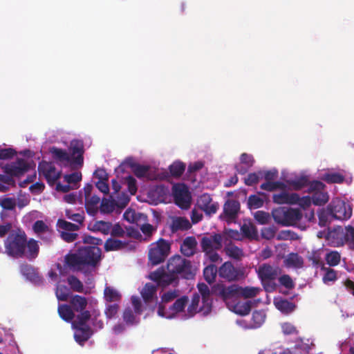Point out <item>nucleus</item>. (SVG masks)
<instances>
[{"label": "nucleus", "instance_id": "obj_27", "mask_svg": "<svg viewBox=\"0 0 354 354\" xmlns=\"http://www.w3.org/2000/svg\"><path fill=\"white\" fill-rule=\"evenodd\" d=\"M21 274L28 281L35 284H39L41 282V278L38 274L37 271L31 266L25 264L20 268Z\"/></svg>", "mask_w": 354, "mask_h": 354}, {"label": "nucleus", "instance_id": "obj_33", "mask_svg": "<svg viewBox=\"0 0 354 354\" xmlns=\"http://www.w3.org/2000/svg\"><path fill=\"white\" fill-rule=\"evenodd\" d=\"M118 206L114 196L111 195L110 198H103L100 205V211L103 214H110L114 210L117 211Z\"/></svg>", "mask_w": 354, "mask_h": 354}, {"label": "nucleus", "instance_id": "obj_26", "mask_svg": "<svg viewBox=\"0 0 354 354\" xmlns=\"http://www.w3.org/2000/svg\"><path fill=\"white\" fill-rule=\"evenodd\" d=\"M252 301L250 300L247 301H234L232 303H228L227 306L230 310L240 315H246L249 314L251 310Z\"/></svg>", "mask_w": 354, "mask_h": 354}, {"label": "nucleus", "instance_id": "obj_41", "mask_svg": "<svg viewBox=\"0 0 354 354\" xmlns=\"http://www.w3.org/2000/svg\"><path fill=\"white\" fill-rule=\"evenodd\" d=\"M266 319V313L263 310L254 311L252 314V323L248 328H256L260 327Z\"/></svg>", "mask_w": 354, "mask_h": 354}, {"label": "nucleus", "instance_id": "obj_62", "mask_svg": "<svg viewBox=\"0 0 354 354\" xmlns=\"http://www.w3.org/2000/svg\"><path fill=\"white\" fill-rule=\"evenodd\" d=\"M325 185L319 180H314L309 183L308 192L314 193L315 192H320L324 190Z\"/></svg>", "mask_w": 354, "mask_h": 354}, {"label": "nucleus", "instance_id": "obj_49", "mask_svg": "<svg viewBox=\"0 0 354 354\" xmlns=\"http://www.w3.org/2000/svg\"><path fill=\"white\" fill-rule=\"evenodd\" d=\"M323 180L328 183H342L344 176L339 173H328L324 175Z\"/></svg>", "mask_w": 354, "mask_h": 354}, {"label": "nucleus", "instance_id": "obj_64", "mask_svg": "<svg viewBox=\"0 0 354 354\" xmlns=\"http://www.w3.org/2000/svg\"><path fill=\"white\" fill-rule=\"evenodd\" d=\"M241 163L245 165L248 168L251 167L254 162L252 155L243 153L240 157Z\"/></svg>", "mask_w": 354, "mask_h": 354}, {"label": "nucleus", "instance_id": "obj_42", "mask_svg": "<svg viewBox=\"0 0 354 354\" xmlns=\"http://www.w3.org/2000/svg\"><path fill=\"white\" fill-rule=\"evenodd\" d=\"M185 169V164L182 162L176 161L169 166V171L173 177L178 178L181 176Z\"/></svg>", "mask_w": 354, "mask_h": 354}, {"label": "nucleus", "instance_id": "obj_23", "mask_svg": "<svg viewBox=\"0 0 354 354\" xmlns=\"http://www.w3.org/2000/svg\"><path fill=\"white\" fill-rule=\"evenodd\" d=\"M272 200L277 204H297L300 200L299 195L297 193H288L286 192H281L279 194H275L272 196Z\"/></svg>", "mask_w": 354, "mask_h": 354}, {"label": "nucleus", "instance_id": "obj_58", "mask_svg": "<svg viewBox=\"0 0 354 354\" xmlns=\"http://www.w3.org/2000/svg\"><path fill=\"white\" fill-rule=\"evenodd\" d=\"M193 223H171L170 228L172 232L178 230H187L192 227Z\"/></svg>", "mask_w": 354, "mask_h": 354}, {"label": "nucleus", "instance_id": "obj_4", "mask_svg": "<svg viewBox=\"0 0 354 354\" xmlns=\"http://www.w3.org/2000/svg\"><path fill=\"white\" fill-rule=\"evenodd\" d=\"M102 251L97 246H84L77 252L65 256V266L73 270H83L86 267L94 268L101 259Z\"/></svg>", "mask_w": 354, "mask_h": 354}, {"label": "nucleus", "instance_id": "obj_38", "mask_svg": "<svg viewBox=\"0 0 354 354\" xmlns=\"http://www.w3.org/2000/svg\"><path fill=\"white\" fill-rule=\"evenodd\" d=\"M275 307L283 313H290L292 312L295 308V306L290 301L279 299H275L274 301Z\"/></svg>", "mask_w": 354, "mask_h": 354}, {"label": "nucleus", "instance_id": "obj_19", "mask_svg": "<svg viewBox=\"0 0 354 354\" xmlns=\"http://www.w3.org/2000/svg\"><path fill=\"white\" fill-rule=\"evenodd\" d=\"M218 274L220 277L229 281H236L243 276V273L230 261L225 262L220 267Z\"/></svg>", "mask_w": 354, "mask_h": 354}, {"label": "nucleus", "instance_id": "obj_36", "mask_svg": "<svg viewBox=\"0 0 354 354\" xmlns=\"http://www.w3.org/2000/svg\"><path fill=\"white\" fill-rule=\"evenodd\" d=\"M322 270L324 272L322 277V281L324 284L330 286L337 280V273L335 270L322 266Z\"/></svg>", "mask_w": 354, "mask_h": 354}, {"label": "nucleus", "instance_id": "obj_9", "mask_svg": "<svg viewBox=\"0 0 354 354\" xmlns=\"http://www.w3.org/2000/svg\"><path fill=\"white\" fill-rule=\"evenodd\" d=\"M352 215V208L341 200H333L327 206L318 212L319 221H327L330 216L337 220L346 221Z\"/></svg>", "mask_w": 354, "mask_h": 354}, {"label": "nucleus", "instance_id": "obj_5", "mask_svg": "<svg viewBox=\"0 0 354 354\" xmlns=\"http://www.w3.org/2000/svg\"><path fill=\"white\" fill-rule=\"evenodd\" d=\"M30 165L24 158H17L15 161L1 166L3 174H0V192H6L16 187L15 178H20L29 171Z\"/></svg>", "mask_w": 354, "mask_h": 354}, {"label": "nucleus", "instance_id": "obj_13", "mask_svg": "<svg viewBox=\"0 0 354 354\" xmlns=\"http://www.w3.org/2000/svg\"><path fill=\"white\" fill-rule=\"evenodd\" d=\"M169 249V244L163 239L151 244L149 252V261L153 265L160 263L167 256Z\"/></svg>", "mask_w": 354, "mask_h": 354}, {"label": "nucleus", "instance_id": "obj_43", "mask_svg": "<svg viewBox=\"0 0 354 354\" xmlns=\"http://www.w3.org/2000/svg\"><path fill=\"white\" fill-rule=\"evenodd\" d=\"M325 260L329 266L334 267L339 263L341 255L337 251H330L326 253Z\"/></svg>", "mask_w": 354, "mask_h": 354}, {"label": "nucleus", "instance_id": "obj_47", "mask_svg": "<svg viewBox=\"0 0 354 354\" xmlns=\"http://www.w3.org/2000/svg\"><path fill=\"white\" fill-rule=\"evenodd\" d=\"M217 272L218 271L214 265L207 266L203 271V275L205 281L209 283L213 282L216 278Z\"/></svg>", "mask_w": 354, "mask_h": 354}, {"label": "nucleus", "instance_id": "obj_30", "mask_svg": "<svg viewBox=\"0 0 354 354\" xmlns=\"http://www.w3.org/2000/svg\"><path fill=\"white\" fill-rule=\"evenodd\" d=\"M49 152L56 162H67L71 165V158L70 154L65 149L52 147L49 149Z\"/></svg>", "mask_w": 354, "mask_h": 354}, {"label": "nucleus", "instance_id": "obj_40", "mask_svg": "<svg viewBox=\"0 0 354 354\" xmlns=\"http://www.w3.org/2000/svg\"><path fill=\"white\" fill-rule=\"evenodd\" d=\"M121 295L115 288L106 286L104 289V299L106 302H115L120 300Z\"/></svg>", "mask_w": 354, "mask_h": 354}, {"label": "nucleus", "instance_id": "obj_34", "mask_svg": "<svg viewBox=\"0 0 354 354\" xmlns=\"http://www.w3.org/2000/svg\"><path fill=\"white\" fill-rule=\"evenodd\" d=\"M127 163L131 168L135 176L139 178L145 177L150 169L149 166L141 165L133 162L131 160H127Z\"/></svg>", "mask_w": 354, "mask_h": 354}, {"label": "nucleus", "instance_id": "obj_61", "mask_svg": "<svg viewBox=\"0 0 354 354\" xmlns=\"http://www.w3.org/2000/svg\"><path fill=\"white\" fill-rule=\"evenodd\" d=\"M64 180L68 184L77 183L82 180V174L80 172H74L71 174L65 175Z\"/></svg>", "mask_w": 354, "mask_h": 354}, {"label": "nucleus", "instance_id": "obj_63", "mask_svg": "<svg viewBox=\"0 0 354 354\" xmlns=\"http://www.w3.org/2000/svg\"><path fill=\"white\" fill-rule=\"evenodd\" d=\"M252 223H248L247 225L246 223H244L243 225L241 227V230L243 231V234L248 237H253L256 234V230L253 226H252Z\"/></svg>", "mask_w": 354, "mask_h": 354}, {"label": "nucleus", "instance_id": "obj_57", "mask_svg": "<svg viewBox=\"0 0 354 354\" xmlns=\"http://www.w3.org/2000/svg\"><path fill=\"white\" fill-rule=\"evenodd\" d=\"M13 223H2L0 224V236H4L7 234H10L12 230H16L17 227L13 226Z\"/></svg>", "mask_w": 354, "mask_h": 354}, {"label": "nucleus", "instance_id": "obj_16", "mask_svg": "<svg viewBox=\"0 0 354 354\" xmlns=\"http://www.w3.org/2000/svg\"><path fill=\"white\" fill-rule=\"evenodd\" d=\"M68 150L71 153V165L80 168L84 164V142L81 140L74 139L70 142Z\"/></svg>", "mask_w": 354, "mask_h": 354}, {"label": "nucleus", "instance_id": "obj_10", "mask_svg": "<svg viewBox=\"0 0 354 354\" xmlns=\"http://www.w3.org/2000/svg\"><path fill=\"white\" fill-rule=\"evenodd\" d=\"M260 290L261 289L259 288L250 286L241 287L237 285H232L228 287L218 285L214 288V291L225 301L236 296H241L244 298L254 297Z\"/></svg>", "mask_w": 354, "mask_h": 354}, {"label": "nucleus", "instance_id": "obj_21", "mask_svg": "<svg viewBox=\"0 0 354 354\" xmlns=\"http://www.w3.org/2000/svg\"><path fill=\"white\" fill-rule=\"evenodd\" d=\"M198 206L207 214H215L218 209L217 203H212V197L208 194H202L197 201Z\"/></svg>", "mask_w": 354, "mask_h": 354}, {"label": "nucleus", "instance_id": "obj_45", "mask_svg": "<svg viewBox=\"0 0 354 354\" xmlns=\"http://www.w3.org/2000/svg\"><path fill=\"white\" fill-rule=\"evenodd\" d=\"M180 295V292L177 289L169 290L162 293L161 296V303L165 304L170 302L175 299H177Z\"/></svg>", "mask_w": 354, "mask_h": 354}, {"label": "nucleus", "instance_id": "obj_39", "mask_svg": "<svg viewBox=\"0 0 354 354\" xmlns=\"http://www.w3.org/2000/svg\"><path fill=\"white\" fill-rule=\"evenodd\" d=\"M312 202L315 205H323L326 204L329 199V196L327 192H315L312 194Z\"/></svg>", "mask_w": 354, "mask_h": 354}, {"label": "nucleus", "instance_id": "obj_60", "mask_svg": "<svg viewBox=\"0 0 354 354\" xmlns=\"http://www.w3.org/2000/svg\"><path fill=\"white\" fill-rule=\"evenodd\" d=\"M279 282L281 285L288 289H291L295 284L290 277L288 274H283L279 278Z\"/></svg>", "mask_w": 354, "mask_h": 354}, {"label": "nucleus", "instance_id": "obj_6", "mask_svg": "<svg viewBox=\"0 0 354 354\" xmlns=\"http://www.w3.org/2000/svg\"><path fill=\"white\" fill-rule=\"evenodd\" d=\"M198 288L201 298L198 294L193 295L191 304L188 306V315L185 317V319L191 318L196 313L206 316L212 311V297L208 286L205 283H198Z\"/></svg>", "mask_w": 354, "mask_h": 354}, {"label": "nucleus", "instance_id": "obj_25", "mask_svg": "<svg viewBox=\"0 0 354 354\" xmlns=\"http://www.w3.org/2000/svg\"><path fill=\"white\" fill-rule=\"evenodd\" d=\"M257 272L259 277L263 282L274 279L278 274V268L264 263L259 266Z\"/></svg>", "mask_w": 354, "mask_h": 354}, {"label": "nucleus", "instance_id": "obj_50", "mask_svg": "<svg viewBox=\"0 0 354 354\" xmlns=\"http://www.w3.org/2000/svg\"><path fill=\"white\" fill-rule=\"evenodd\" d=\"M288 184L294 190H300L308 185V179L306 176H301L299 178L290 180Z\"/></svg>", "mask_w": 354, "mask_h": 354}, {"label": "nucleus", "instance_id": "obj_1", "mask_svg": "<svg viewBox=\"0 0 354 354\" xmlns=\"http://www.w3.org/2000/svg\"><path fill=\"white\" fill-rule=\"evenodd\" d=\"M86 299L80 295L71 297L70 304H59L58 313L60 317L67 322H71L74 331V338L80 345H83L93 333L103 328V322L98 319L100 313L97 309L85 310Z\"/></svg>", "mask_w": 354, "mask_h": 354}, {"label": "nucleus", "instance_id": "obj_22", "mask_svg": "<svg viewBox=\"0 0 354 354\" xmlns=\"http://www.w3.org/2000/svg\"><path fill=\"white\" fill-rule=\"evenodd\" d=\"M32 229L37 236L44 242L49 243L52 241L53 232L46 223H34Z\"/></svg>", "mask_w": 354, "mask_h": 354}, {"label": "nucleus", "instance_id": "obj_7", "mask_svg": "<svg viewBox=\"0 0 354 354\" xmlns=\"http://www.w3.org/2000/svg\"><path fill=\"white\" fill-rule=\"evenodd\" d=\"M133 225L123 228L120 223H116L113 226L112 223H88V229L95 232H100L103 234H111L113 236L134 237L140 236L138 231V223H131Z\"/></svg>", "mask_w": 354, "mask_h": 354}, {"label": "nucleus", "instance_id": "obj_32", "mask_svg": "<svg viewBox=\"0 0 354 354\" xmlns=\"http://www.w3.org/2000/svg\"><path fill=\"white\" fill-rule=\"evenodd\" d=\"M100 197L94 195L85 199V208L88 214L95 216L100 209Z\"/></svg>", "mask_w": 354, "mask_h": 354}, {"label": "nucleus", "instance_id": "obj_37", "mask_svg": "<svg viewBox=\"0 0 354 354\" xmlns=\"http://www.w3.org/2000/svg\"><path fill=\"white\" fill-rule=\"evenodd\" d=\"M284 213V219L282 221H299L302 218V213L299 209L285 207Z\"/></svg>", "mask_w": 354, "mask_h": 354}, {"label": "nucleus", "instance_id": "obj_24", "mask_svg": "<svg viewBox=\"0 0 354 354\" xmlns=\"http://www.w3.org/2000/svg\"><path fill=\"white\" fill-rule=\"evenodd\" d=\"M240 203L236 200L228 199L223 205V214L228 220H235L240 211Z\"/></svg>", "mask_w": 354, "mask_h": 354}, {"label": "nucleus", "instance_id": "obj_35", "mask_svg": "<svg viewBox=\"0 0 354 354\" xmlns=\"http://www.w3.org/2000/svg\"><path fill=\"white\" fill-rule=\"evenodd\" d=\"M126 221H147V216L142 213L136 212L134 209L129 208L123 214Z\"/></svg>", "mask_w": 354, "mask_h": 354}, {"label": "nucleus", "instance_id": "obj_52", "mask_svg": "<svg viewBox=\"0 0 354 354\" xmlns=\"http://www.w3.org/2000/svg\"><path fill=\"white\" fill-rule=\"evenodd\" d=\"M261 176H262L261 171H259L257 173H256V172L250 173L248 175V176L245 178L244 183L248 186L255 185L259 183V179Z\"/></svg>", "mask_w": 354, "mask_h": 354}, {"label": "nucleus", "instance_id": "obj_53", "mask_svg": "<svg viewBox=\"0 0 354 354\" xmlns=\"http://www.w3.org/2000/svg\"><path fill=\"white\" fill-rule=\"evenodd\" d=\"M248 205L250 208L257 209L263 206V201L257 195H251L248 197Z\"/></svg>", "mask_w": 354, "mask_h": 354}, {"label": "nucleus", "instance_id": "obj_8", "mask_svg": "<svg viewBox=\"0 0 354 354\" xmlns=\"http://www.w3.org/2000/svg\"><path fill=\"white\" fill-rule=\"evenodd\" d=\"M318 236H324L334 247H339L346 243L350 248L354 249V227L350 225L344 227L337 226L333 229L328 228L327 232H319Z\"/></svg>", "mask_w": 354, "mask_h": 354}, {"label": "nucleus", "instance_id": "obj_59", "mask_svg": "<svg viewBox=\"0 0 354 354\" xmlns=\"http://www.w3.org/2000/svg\"><path fill=\"white\" fill-rule=\"evenodd\" d=\"M281 329L284 335H297L296 327L290 323L286 322L281 324Z\"/></svg>", "mask_w": 354, "mask_h": 354}, {"label": "nucleus", "instance_id": "obj_51", "mask_svg": "<svg viewBox=\"0 0 354 354\" xmlns=\"http://www.w3.org/2000/svg\"><path fill=\"white\" fill-rule=\"evenodd\" d=\"M67 281L71 288L74 291L82 292L84 290V286L82 283L75 277L69 276L67 278Z\"/></svg>", "mask_w": 354, "mask_h": 354}, {"label": "nucleus", "instance_id": "obj_12", "mask_svg": "<svg viewBox=\"0 0 354 354\" xmlns=\"http://www.w3.org/2000/svg\"><path fill=\"white\" fill-rule=\"evenodd\" d=\"M55 269H51L48 273V277L53 281H57V286L55 291L56 297L59 301H66L71 295V289L66 286H62L61 281H64V277L66 276L65 268L59 263L55 265Z\"/></svg>", "mask_w": 354, "mask_h": 354}, {"label": "nucleus", "instance_id": "obj_48", "mask_svg": "<svg viewBox=\"0 0 354 354\" xmlns=\"http://www.w3.org/2000/svg\"><path fill=\"white\" fill-rule=\"evenodd\" d=\"M117 196H115V203L118 206L117 212H120L122 209H124L129 202L130 198L128 194L126 193H117Z\"/></svg>", "mask_w": 354, "mask_h": 354}, {"label": "nucleus", "instance_id": "obj_46", "mask_svg": "<svg viewBox=\"0 0 354 354\" xmlns=\"http://www.w3.org/2000/svg\"><path fill=\"white\" fill-rule=\"evenodd\" d=\"M260 188L263 190L272 192L277 189H283L286 188V185L283 183L279 181H266L261 185Z\"/></svg>", "mask_w": 354, "mask_h": 354}, {"label": "nucleus", "instance_id": "obj_18", "mask_svg": "<svg viewBox=\"0 0 354 354\" xmlns=\"http://www.w3.org/2000/svg\"><path fill=\"white\" fill-rule=\"evenodd\" d=\"M83 223L75 224L73 223H57V230L60 234V236L66 242H73L77 239V234L76 232L80 228V225Z\"/></svg>", "mask_w": 354, "mask_h": 354}, {"label": "nucleus", "instance_id": "obj_14", "mask_svg": "<svg viewBox=\"0 0 354 354\" xmlns=\"http://www.w3.org/2000/svg\"><path fill=\"white\" fill-rule=\"evenodd\" d=\"M173 196L174 202L181 209H188L191 205V194L188 187L183 183H178L173 186Z\"/></svg>", "mask_w": 354, "mask_h": 354}, {"label": "nucleus", "instance_id": "obj_20", "mask_svg": "<svg viewBox=\"0 0 354 354\" xmlns=\"http://www.w3.org/2000/svg\"><path fill=\"white\" fill-rule=\"evenodd\" d=\"M222 236L219 234L203 237L201 241L202 248L205 252L220 250L222 248Z\"/></svg>", "mask_w": 354, "mask_h": 354}, {"label": "nucleus", "instance_id": "obj_31", "mask_svg": "<svg viewBox=\"0 0 354 354\" xmlns=\"http://www.w3.org/2000/svg\"><path fill=\"white\" fill-rule=\"evenodd\" d=\"M196 241L194 237H187L180 245L182 253L187 257L193 255L196 252Z\"/></svg>", "mask_w": 354, "mask_h": 354}, {"label": "nucleus", "instance_id": "obj_11", "mask_svg": "<svg viewBox=\"0 0 354 354\" xmlns=\"http://www.w3.org/2000/svg\"><path fill=\"white\" fill-rule=\"evenodd\" d=\"M187 301L188 297L183 296L178 298L172 305L169 306L166 304H159L157 313L158 316L166 319H186L185 317L188 315V311L185 313L184 310Z\"/></svg>", "mask_w": 354, "mask_h": 354}, {"label": "nucleus", "instance_id": "obj_2", "mask_svg": "<svg viewBox=\"0 0 354 354\" xmlns=\"http://www.w3.org/2000/svg\"><path fill=\"white\" fill-rule=\"evenodd\" d=\"M167 268L169 274L159 268L151 272L148 278L165 288L170 284L177 283L175 275H180L187 279H192L195 275L190 261L180 255L171 257L167 262Z\"/></svg>", "mask_w": 354, "mask_h": 354}, {"label": "nucleus", "instance_id": "obj_17", "mask_svg": "<svg viewBox=\"0 0 354 354\" xmlns=\"http://www.w3.org/2000/svg\"><path fill=\"white\" fill-rule=\"evenodd\" d=\"M131 304L133 310L131 308H127L123 313V319L127 324L136 325L140 322V315L142 313V304L140 299L137 296L131 297Z\"/></svg>", "mask_w": 354, "mask_h": 354}, {"label": "nucleus", "instance_id": "obj_3", "mask_svg": "<svg viewBox=\"0 0 354 354\" xmlns=\"http://www.w3.org/2000/svg\"><path fill=\"white\" fill-rule=\"evenodd\" d=\"M6 252L8 255L15 257H26L32 260L39 253L37 241L30 239L27 241L25 232L19 229L12 230L5 241Z\"/></svg>", "mask_w": 354, "mask_h": 354}, {"label": "nucleus", "instance_id": "obj_15", "mask_svg": "<svg viewBox=\"0 0 354 354\" xmlns=\"http://www.w3.org/2000/svg\"><path fill=\"white\" fill-rule=\"evenodd\" d=\"M38 172L43 176L50 185H53L61 176V171H57L54 164L45 160L38 165Z\"/></svg>", "mask_w": 354, "mask_h": 354}, {"label": "nucleus", "instance_id": "obj_56", "mask_svg": "<svg viewBox=\"0 0 354 354\" xmlns=\"http://www.w3.org/2000/svg\"><path fill=\"white\" fill-rule=\"evenodd\" d=\"M16 151L12 148H0V160H9L14 157Z\"/></svg>", "mask_w": 354, "mask_h": 354}, {"label": "nucleus", "instance_id": "obj_44", "mask_svg": "<svg viewBox=\"0 0 354 354\" xmlns=\"http://www.w3.org/2000/svg\"><path fill=\"white\" fill-rule=\"evenodd\" d=\"M225 251L227 256L235 259H239L243 256V250L232 244L226 245Z\"/></svg>", "mask_w": 354, "mask_h": 354}, {"label": "nucleus", "instance_id": "obj_55", "mask_svg": "<svg viewBox=\"0 0 354 354\" xmlns=\"http://www.w3.org/2000/svg\"><path fill=\"white\" fill-rule=\"evenodd\" d=\"M119 306L118 304L114 303L113 304H107L105 309V315L107 319H111L114 317L118 313Z\"/></svg>", "mask_w": 354, "mask_h": 354}, {"label": "nucleus", "instance_id": "obj_28", "mask_svg": "<svg viewBox=\"0 0 354 354\" xmlns=\"http://www.w3.org/2000/svg\"><path fill=\"white\" fill-rule=\"evenodd\" d=\"M156 285L147 283L141 291V295L146 303H151L157 301V286H159L156 282Z\"/></svg>", "mask_w": 354, "mask_h": 354}, {"label": "nucleus", "instance_id": "obj_29", "mask_svg": "<svg viewBox=\"0 0 354 354\" xmlns=\"http://www.w3.org/2000/svg\"><path fill=\"white\" fill-rule=\"evenodd\" d=\"M283 264L288 268L299 269L304 266V259L297 253L291 252L285 257Z\"/></svg>", "mask_w": 354, "mask_h": 354}, {"label": "nucleus", "instance_id": "obj_54", "mask_svg": "<svg viewBox=\"0 0 354 354\" xmlns=\"http://www.w3.org/2000/svg\"><path fill=\"white\" fill-rule=\"evenodd\" d=\"M122 245V241L109 239L105 242L104 248L106 251H113L120 249Z\"/></svg>", "mask_w": 354, "mask_h": 354}]
</instances>
